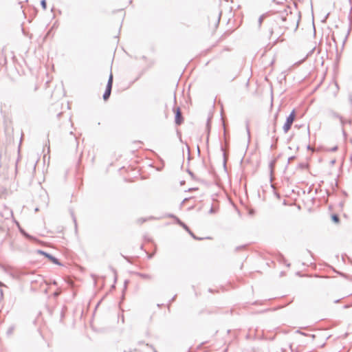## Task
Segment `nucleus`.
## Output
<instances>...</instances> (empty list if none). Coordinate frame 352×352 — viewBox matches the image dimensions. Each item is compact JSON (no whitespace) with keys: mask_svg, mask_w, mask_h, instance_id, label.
Returning a JSON list of instances; mask_svg holds the SVG:
<instances>
[{"mask_svg":"<svg viewBox=\"0 0 352 352\" xmlns=\"http://www.w3.org/2000/svg\"><path fill=\"white\" fill-rule=\"evenodd\" d=\"M296 118V111L293 109L289 115L286 118V121L283 126L285 133H287L291 129Z\"/></svg>","mask_w":352,"mask_h":352,"instance_id":"nucleus-1","label":"nucleus"},{"mask_svg":"<svg viewBox=\"0 0 352 352\" xmlns=\"http://www.w3.org/2000/svg\"><path fill=\"white\" fill-rule=\"evenodd\" d=\"M113 74L111 72L110 75L109 76V79L106 85L105 91L103 94L102 98L104 101H107L111 96V91H112V87H113Z\"/></svg>","mask_w":352,"mask_h":352,"instance_id":"nucleus-2","label":"nucleus"},{"mask_svg":"<svg viewBox=\"0 0 352 352\" xmlns=\"http://www.w3.org/2000/svg\"><path fill=\"white\" fill-rule=\"evenodd\" d=\"M37 253L38 254L43 255L50 261H51L52 263H54L55 265H60V266L63 265V264L60 262V261L56 257H55L54 256H53L52 254H51L47 252H45L42 250H38Z\"/></svg>","mask_w":352,"mask_h":352,"instance_id":"nucleus-3","label":"nucleus"},{"mask_svg":"<svg viewBox=\"0 0 352 352\" xmlns=\"http://www.w3.org/2000/svg\"><path fill=\"white\" fill-rule=\"evenodd\" d=\"M173 113L175 114V123L176 125L179 126L184 122V117L179 107L173 108Z\"/></svg>","mask_w":352,"mask_h":352,"instance_id":"nucleus-4","label":"nucleus"},{"mask_svg":"<svg viewBox=\"0 0 352 352\" xmlns=\"http://www.w3.org/2000/svg\"><path fill=\"white\" fill-rule=\"evenodd\" d=\"M58 23H54V25L50 28V29L47 32L45 36L43 37V41H45L47 38L50 36H53L54 32L57 29Z\"/></svg>","mask_w":352,"mask_h":352,"instance_id":"nucleus-5","label":"nucleus"},{"mask_svg":"<svg viewBox=\"0 0 352 352\" xmlns=\"http://www.w3.org/2000/svg\"><path fill=\"white\" fill-rule=\"evenodd\" d=\"M195 240H197V241H201V240H204L205 239V238H202V237H198L190 229V228L188 226V228L187 230H185ZM211 239L210 237H206V239Z\"/></svg>","mask_w":352,"mask_h":352,"instance_id":"nucleus-6","label":"nucleus"},{"mask_svg":"<svg viewBox=\"0 0 352 352\" xmlns=\"http://www.w3.org/2000/svg\"><path fill=\"white\" fill-rule=\"evenodd\" d=\"M211 118H208V120H207V122H206V129L208 131V135H207V139H206V142L208 143V140H209V133H210V127H211Z\"/></svg>","mask_w":352,"mask_h":352,"instance_id":"nucleus-7","label":"nucleus"},{"mask_svg":"<svg viewBox=\"0 0 352 352\" xmlns=\"http://www.w3.org/2000/svg\"><path fill=\"white\" fill-rule=\"evenodd\" d=\"M331 221L335 223H338L340 221V217L337 214H332L331 216Z\"/></svg>","mask_w":352,"mask_h":352,"instance_id":"nucleus-8","label":"nucleus"},{"mask_svg":"<svg viewBox=\"0 0 352 352\" xmlns=\"http://www.w3.org/2000/svg\"><path fill=\"white\" fill-rule=\"evenodd\" d=\"M276 162V159H274L273 160H272L270 163H269V168H270V174L272 175V173H273V170H274V166H275V164Z\"/></svg>","mask_w":352,"mask_h":352,"instance_id":"nucleus-9","label":"nucleus"},{"mask_svg":"<svg viewBox=\"0 0 352 352\" xmlns=\"http://www.w3.org/2000/svg\"><path fill=\"white\" fill-rule=\"evenodd\" d=\"M331 114H332V116H333L334 118H339V119L340 120L341 124H342V125H344V124L345 121L343 120V118H342L341 116H340L338 113L333 111V112L331 113Z\"/></svg>","mask_w":352,"mask_h":352,"instance_id":"nucleus-10","label":"nucleus"},{"mask_svg":"<svg viewBox=\"0 0 352 352\" xmlns=\"http://www.w3.org/2000/svg\"><path fill=\"white\" fill-rule=\"evenodd\" d=\"M245 129L248 136V140H250V121L247 120L245 121Z\"/></svg>","mask_w":352,"mask_h":352,"instance_id":"nucleus-11","label":"nucleus"},{"mask_svg":"<svg viewBox=\"0 0 352 352\" xmlns=\"http://www.w3.org/2000/svg\"><path fill=\"white\" fill-rule=\"evenodd\" d=\"M21 30L25 36H29L30 38H32L33 34H30L28 32L26 31L25 28L23 27V23H21Z\"/></svg>","mask_w":352,"mask_h":352,"instance_id":"nucleus-12","label":"nucleus"},{"mask_svg":"<svg viewBox=\"0 0 352 352\" xmlns=\"http://www.w3.org/2000/svg\"><path fill=\"white\" fill-rule=\"evenodd\" d=\"M20 232L21 233V234L25 236L26 239H33V236H32L30 234H28V232H26L23 229H20Z\"/></svg>","mask_w":352,"mask_h":352,"instance_id":"nucleus-13","label":"nucleus"},{"mask_svg":"<svg viewBox=\"0 0 352 352\" xmlns=\"http://www.w3.org/2000/svg\"><path fill=\"white\" fill-rule=\"evenodd\" d=\"M221 151L223 152V167L226 169V160L227 157L225 151H223V147L222 145H221Z\"/></svg>","mask_w":352,"mask_h":352,"instance_id":"nucleus-14","label":"nucleus"},{"mask_svg":"<svg viewBox=\"0 0 352 352\" xmlns=\"http://www.w3.org/2000/svg\"><path fill=\"white\" fill-rule=\"evenodd\" d=\"M138 275L144 279H151V276L148 274L138 273Z\"/></svg>","mask_w":352,"mask_h":352,"instance_id":"nucleus-15","label":"nucleus"},{"mask_svg":"<svg viewBox=\"0 0 352 352\" xmlns=\"http://www.w3.org/2000/svg\"><path fill=\"white\" fill-rule=\"evenodd\" d=\"M109 269L111 270L114 275V283H116L118 279L117 271L112 266H109Z\"/></svg>","mask_w":352,"mask_h":352,"instance_id":"nucleus-16","label":"nucleus"},{"mask_svg":"<svg viewBox=\"0 0 352 352\" xmlns=\"http://www.w3.org/2000/svg\"><path fill=\"white\" fill-rule=\"evenodd\" d=\"M351 29H352V23H349V28H348V29H347L346 34L345 38H344V41H343V45H344V43H345V41H346V39H347V38H348V36L349 35V34H350V32H351Z\"/></svg>","mask_w":352,"mask_h":352,"instance_id":"nucleus-17","label":"nucleus"},{"mask_svg":"<svg viewBox=\"0 0 352 352\" xmlns=\"http://www.w3.org/2000/svg\"><path fill=\"white\" fill-rule=\"evenodd\" d=\"M277 118H278V114L276 113L275 116H274V127H273V131L272 132L274 133H276V121H277Z\"/></svg>","mask_w":352,"mask_h":352,"instance_id":"nucleus-18","label":"nucleus"},{"mask_svg":"<svg viewBox=\"0 0 352 352\" xmlns=\"http://www.w3.org/2000/svg\"><path fill=\"white\" fill-rule=\"evenodd\" d=\"M14 329V327L13 326L10 327L8 329L7 331H6V334H7L8 336H10V335H12V333H13Z\"/></svg>","mask_w":352,"mask_h":352,"instance_id":"nucleus-19","label":"nucleus"},{"mask_svg":"<svg viewBox=\"0 0 352 352\" xmlns=\"http://www.w3.org/2000/svg\"><path fill=\"white\" fill-rule=\"evenodd\" d=\"M179 226H181L182 228H183L184 230H187V228H188V226L184 222H183L182 220L179 223Z\"/></svg>","mask_w":352,"mask_h":352,"instance_id":"nucleus-20","label":"nucleus"},{"mask_svg":"<svg viewBox=\"0 0 352 352\" xmlns=\"http://www.w3.org/2000/svg\"><path fill=\"white\" fill-rule=\"evenodd\" d=\"M307 166H307V164H305V163H302H302H300V164H298V167H299L300 168H302V169L307 168Z\"/></svg>","mask_w":352,"mask_h":352,"instance_id":"nucleus-21","label":"nucleus"},{"mask_svg":"<svg viewBox=\"0 0 352 352\" xmlns=\"http://www.w3.org/2000/svg\"><path fill=\"white\" fill-rule=\"evenodd\" d=\"M338 149V146H335L332 148H328L327 151H329V152H336L337 151Z\"/></svg>","mask_w":352,"mask_h":352,"instance_id":"nucleus-22","label":"nucleus"},{"mask_svg":"<svg viewBox=\"0 0 352 352\" xmlns=\"http://www.w3.org/2000/svg\"><path fill=\"white\" fill-rule=\"evenodd\" d=\"M176 297H177V295H175L174 296H173V298L169 300V303L168 305V311H170V304L172 303L173 302H174L176 299Z\"/></svg>","mask_w":352,"mask_h":352,"instance_id":"nucleus-23","label":"nucleus"},{"mask_svg":"<svg viewBox=\"0 0 352 352\" xmlns=\"http://www.w3.org/2000/svg\"><path fill=\"white\" fill-rule=\"evenodd\" d=\"M187 172L190 175V177H192V179H195V174L193 173V172H192L190 169H187Z\"/></svg>","mask_w":352,"mask_h":352,"instance_id":"nucleus-24","label":"nucleus"},{"mask_svg":"<svg viewBox=\"0 0 352 352\" xmlns=\"http://www.w3.org/2000/svg\"><path fill=\"white\" fill-rule=\"evenodd\" d=\"M146 221V219H145V218H140L138 219L137 222L140 224H142V223H144Z\"/></svg>","mask_w":352,"mask_h":352,"instance_id":"nucleus-25","label":"nucleus"},{"mask_svg":"<svg viewBox=\"0 0 352 352\" xmlns=\"http://www.w3.org/2000/svg\"><path fill=\"white\" fill-rule=\"evenodd\" d=\"M246 248V245H239V246H237L236 248V251H239L241 250H243Z\"/></svg>","mask_w":352,"mask_h":352,"instance_id":"nucleus-26","label":"nucleus"},{"mask_svg":"<svg viewBox=\"0 0 352 352\" xmlns=\"http://www.w3.org/2000/svg\"><path fill=\"white\" fill-rule=\"evenodd\" d=\"M217 212V209L214 208L212 206L210 208V210H209V213L210 214H214Z\"/></svg>","mask_w":352,"mask_h":352,"instance_id":"nucleus-27","label":"nucleus"},{"mask_svg":"<svg viewBox=\"0 0 352 352\" xmlns=\"http://www.w3.org/2000/svg\"><path fill=\"white\" fill-rule=\"evenodd\" d=\"M315 50H316V47H313V48H312V49H311V50L308 52V54H307V56H311V55L313 54V52L315 51Z\"/></svg>","mask_w":352,"mask_h":352,"instance_id":"nucleus-28","label":"nucleus"},{"mask_svg":"<svg viewBox=\"0 0 352 352\" xmlns=\"http://www.w3.org/2000/svg\"><path fill=\"white\" fill-rule=\"evenodd\" d=\"M41 3L42 7L44 9H45L46 8V5H47L45 0H42Z\"/></svg>","mask_w":352,"mask_h":352,"instance_id":"nucleus-29","label":"nucleus"},{"mask_svg":"<svg viewBox=\"0 0 352 352\" xmlns=\"http://www.w3.org/2000/svg\"><path fill=\"white\" fill-rule=\"evenodd\" d=\"M264 19H265V15H261V16H259L258 22L261 23V22H263V21Z\"/></svg>","mask_w":352,"mask_h":352,"instance_id":"nucleus-30","label":"nucleus"},{"mask_svg":"<svg viewBox=\"0 0 352 352\" xmlns=\"http://www.w3.org/2000/svg\"><path fill=\"white\" fill-rule=\"evenodd\" d=\"M174 221H175V223L179 225V223L181 221V219L179 217H175Z\"/></svg>","mask_w":352,"mask_h":352,"instance_id":"nucleus-31","label":"nucleus"},{"mask_svg":"<svg viewBox=\"0 0 352 352\" xmlns=\"http://www.w3.org/2000/svg\"><path fill=\"white\" fill-rule=\"evenodd\" d=\"M254 213H255V211H254L253 209H250V210H249V211H248V214H249L250 215H251V216L254 215Z\"/></svg>","mask_w":352,"mask_h":352,"instance_id":"nucleus-32","label":"nucleus"},{"mask_svg":"<svg viewBox=\"0 0 352 352\" xmlns=\"http://www.w3.org/2000/svg\"><path fill=\"white\" fill-rule=\"evenodd\" d=\"M146 346L151 347L153 350V352H157V351L153 347L152 344H146Z\"/></svg>","mask_w":352,"mask_h":352,"instance_id":"nucleus-33","label":"nucleus"},{"mask_svg":"<svg viewBox=\"0 0 352 352\" xmlns=\"http://www.w3.org/2000/svg\"><path fill=\"white\" fill-rule=\"evenodd\" d=\"M263 302H259V301H258V300H256V301H254V302L252 303V305H263Z\"/></svg>","mask_w":352,"mask_h":352,"instance_id":"nucleus-34","label":"nucleus"},{"mask_svg":"<svg viewBox=\"0 0 352 352\" xmlns=\"http://www.w3.org/2000/svg\"><path fill=\"white\" fill-rule=\"evenodd\" d=\"M3 289L0 288V300L3 299Z\"/></svg>","mask_w":352,"mask_h":352,"instance_id":"nucleus-35","label":"nucleus"},{"mask_svg":"<svg viewBox=\"0 0 352 352\" xmlns=\"http://www.w3.org/2000/svg\"><path fill=\"white\" fill-rule=\"evenodd\" d=\"M280 19H281L282 21H287V20L288 21H291V19L285 17L283 15L280 16Z\"/></svg>","mask_w":352,"mask_h":352,"instance_id":"nucleus-36","label":"nucleus"},{"mask_svg":"<svg viewBox=\"0 0 352 352\" xmlns=\"http://www.w3.org/2000/svg\"><path fill=\"white\" fill-rule=\"evenodd\" d=\"M168 217L173 219V220L175 219V217H176L177 216L175 215L174 214H168Z\"/></svg>","mask_w":352,"mask_h":352,"instance_id":"nucleus-37","label":"nucleus"},{"mask_svg":"<svg viewBox=\"0 0 352 352\" xmlns=\"http://www.w3.org/2000/svg\"><path fill=\"white\" fill-rule=\"evenodd\" d=\"M198 190V188H196V187H195V188H190L188 190V192H192V191H195V190Z\"/></svg>","mask_w":352,"mask_h":352,"instance_id":"nucleus-38","label":"nucleus"},{"mask_svg":"<svg viewBox=\"0 0 352 352\" xmlns=\"http://www.w3.org/2000/svg\"><path fill=\"white\" fill-rule=\"evenodd\" d=\"M129 283V280H124V290H125L126 289V287H127V285L128 283Z\"/></svg>","mask_w":352,"mask_h":352,"instance_id":"nucleus-39","label":"nucleus"},{"mask_svg":"<svg viewBox=\"0 0 352 352\" xmlns=\"http://www.w3.org/2000/svg\"><path fill=\"white\" fill-rule=\"evenodd\" d=\"M329 14V13H327L326 14L325 17L321 21L322 23L326 22V20H327V16H328Z\"/></svg>","mask_w":352,"mask_h":352,"instance_id":"nucleus-40","label":"nucleus"},{"mask_svg":"<svg viewBox=\"0 0 352 352\" xmlns=\"http://www.w3.org/2000/svg\"><path fill=\"white\" fill-rule=\"evenodd\" d=\"M276 147H277V146H276V144H271V146H270L271 149H276Z\"/></svg>","mask_w":352,"mask_h":352,"instance_id":"nucleus-41","label":"nucleus"},{"mask_svg":"<svg viewBox=\"0 0 352 352\" xmlns=\"http://www.w3.org/2000/svg\"><path fill=\"white\" fill-rule=\"evenodd\" d=\"M295 159V156H291L288 158V163H289L292 160Z\"/></svg>","mask_w":352,"mask_h":352,"instance_id":"nucleus-42","label":"nucleus"},{"mask_svg":"<svg viewBox=\"0 0 352 352\" xmlns=\"http://www.w3.org/2000/svg\"><path fill=\"white\" fill-rule=\"evenodd\" d=\"M315 25H316L315 23H312V28H313V30H314V34H316V26H315Z\"/></svg>","mask_w":352,"mask_h":352,"instance_id":"nucleus-43","label":"nucleus"},{"mask_svg":"<svg viewBox=\"0 0 352 352\" xmlns=\"http://www.w3.org/2000/svg\"><path fill=\"white\" fill-rule=\"evenodd\" d=\"M72 215L73 220H74V223H75V226L76 227V226H77V224H76V217H74V214H73V213L72 214Z\"/></svg>","mask_w":352,"mask_h":352,"instance_id":"nucleus-44","label":"nucleus"},{"mask_svg":"<svg viewBox=\"0 0 352 352\" xmlns=\"http://www.w3.org/2000/svg\"><path fill=\"white\" fill-rule=\"evenodd\" d=\"M340 57V54H339L338 52H337V54H336V60H337V61L339 60Z\"/></svg>","mask_w":352,"mask_h":352,"instance_id":"nucleus-45","label":"nucleus"},{"mask_svg":"<svg viewBox=\"0 0 352 352\" xmlns=\"http://www.w3.org/2000/svg\"><path fill=\"white\" fill-rule=\"evenodd\" d=\"M296 332H297V333H300V334H302V335H304V336H307V334H306V333H303V332L300 331V330H297V331H296Z\"/></svg>","mask_w":352,"mask_h":352,"instance_id":"nucleus-46","label":"nucleus"},{"mask_svg":"<svg viewBox=\"0 0 352 352\" xmlns=\"http://www.w3.org/2000/svg\"><path fill=\"white\" fill-rule=\"evenodd\" d=\"M332 40H333V41L335 43L336 46L337 47V43H336V38H335V37H334V36H333V35H332Z\"/></svg>","mask_w":352,"mask_h":352,"instance_id":"nucleus-47","label":"nucleus"},{"mask_svg":"<svg viewBox=\"0 0 352 352\" xmlns=\"http://www.w3.org/2000/svg\"><path fill=\"white\" fill-rule=\"evenodd\" d=\"M219 23H214V27L215 29H217L219 26Z\"/></svg>","mask_w":352,"mask_h":352,"instance_id":"nucleus-48","label":"nucleus"},{"mask_svg":"<svg viewBox=\"0 0 352 352\" xmlns=\"http://www.w3.org/2000/svg\"><path fill=\"white\" fill-rule=\"evenodd\" d=\"M6 287V285L0 281V287Z\"/></svg>","mask_w":352,"mask_h":352,"instance_id":"nucleus-49","label":"nucleus"},{"mask_svg":"<svg viewBox=\"0 0 352 352\" xmlns=\"http://www.w3.org/2000/svg\"><path fill=\"white\" fill-rule=\"evenodd\" d=\"M298 26H299V23H296L294 30H296L298 28Z\"/></svg>","mask_w":352,"mask_h":352,"instance_id":"nucleus-50","label":"nucleus"},{"mask_svg":"<svg viewBox=\"0 0 352 352\" xmlns=\"http://www.w3.org/2000/svg\"><path fill=\"white\" fill-rule=\"evenodd\" d=\"M63 115V112H60L57 114V117L59 118L60 116Z\"/></svg>","mask_w":352,"mask_h":352,"instance_id":"nucleus-51","label":"nucleus"},{"mask_svg":"<svg viewBox=\"0 0 352 352\" xmlns=\"http://www.w3.org/2000/svg\"><path fill=\"white\" fill-rule=\"evenodd\" d=\"M276 142L278 140V137H275V136H273L272 138Z\"/></svg>","mask_w":352,"mask_h":352,"instance_id":"nucleus-52","label":"nucleus"},{"mask_svg":"<svg viewBox=\"0 0 352 352\" xmlns=\"http://www.w3.org/2000/svg\"><path fill=\"white\" fill-rule=\"evenodd\" d=\"M307 252L311 256H313V253L310 250H307Z\"/></svg>","mask_w":352,"mask_h":352,"instance_id":"nucleus-53","label":"nucleus"},{"mask_svg":"<svg viewBox=\"0 0 352 352\" xmlns=\"http://www.w3.org/2000/svg\"><path fill=\"white\" fill-rule=\"evenodd\" d=\"M272 33H273V30H272V28H271V29L270 30V35H272Z\"/></svg>","mask_w":352,"mask_h":352,"instance_id":"nucleus-54","label":"nucleus"},{"mask_svg":"<svg viewBox=\"0 0 352 352\" xmlns=\"http://www.w3.org/2000/svg\"><path fill=\"white\" fill-rule=\"evenodd\" d=\"M349 100H350V102L352 103V96H349Z\"/></svg>","mask_w":352,"mask_h":352,"instance_id":"nucleus-55","label":"nucleus"},{"mask_svg":"<svg viewBox=\"0 0 352 352\" xmlns=\"http://www.w3.org/2000/svg\"><path fill=\"white\" fill-rule=\"evenodd\" d=\"M54 296H58L59 295V293H58V292H55V293L54 294Z\"/></svg>","mask_w":352,"mask_h":352,"instance_id":"nucleus-56","label":"nucleus"},{"mask_svg":"<svg viewBox=\"0 0 352 352\" xmlns=\"http://www.w3.org/2000/svg\"><path fill=\"white\" fill-rule=\"evenodd\" d=\"M340 299L336 300L334 301V302H335V303H338V302H340Z\"/></svg>","mask_w":352,"mask_h":352,"instance_id":"nucleus-57","label":"nucleus"},{"mask_svg":"<svg viewBox=\"0 0 352 352\" xmlns=\"http://www.w3.org/2000/svg\"><path fill=\"white\" fill-rule=\"evenodd\" d=\"M300 15L298 14V19H297V22H299V21H300Z\"/></svg>","mask_w":352,"mask_h":352,"instance_id":"nucleus-58","label":"nucleus"},{"mask_svg":"<svg viewBox=\"0 0 352 352\" xmlns=\"http://www.w3.org/2000/svg\"><path fill=\"white\" fill-rule=\"evenodd\" d=\"M197 151H198V153H200V149H199V145H197Z\"/></svg>","mask_w":352,"mask_h":352,"instance_id":"nucleus-59","label":"nucleus"},{"mask_svg":"<svg viewBox=\"0 0 352 352\" xmlns=\"http://www.w3.org/2000/svg\"><path fill=\"white\" fill-rule=\"evenodd\" d=\"M281 258H283V261H284V262H285V261H285V258H284V256H283V255H281Z\"/></svg>","mask_w":352,"mask_h":352,"instance_id":"nucleus-60","label":"nucleus"},{"mask_svg":"<svg viewBox=\"0 0 352 352\" xmlns=\"http://www.w3.org/2000/svg\"><path fill=\"white\" fill-rule=\"evenodd\" d=\"M335 162H336V160H332V161L331 162V163L332 164H333Z\"/></svg>","mask_w":352,"mask_h":352,"instance_id":"nucleus-61","label":"nucleus"},{"mask_svg":"<svg viewBox=\"0 0 352 352\" xmlns=\"http://www.w3.org/2000/svg\"><path fill=\"white\" fill-rule=\"evenodd\" d=\"M115 287H115V285H114V284L111 285V289H115Z\"/></svg>","mask_w":352,"mask_h":352,"instance_id":"nucleus-62","label":"nucleus"},{"mask_svg":"<svg viewBox=\"0 0 352 352\" xmlns=\"http://www.w3.org/2000/svg\"><path fill=\"white\" fill-rule=\"evenodd\" d=\"M343 135H344V136L346 135V133L344 130H343Z\"/></svg>","mask_w":352,"mask_h":352,"instance_id":"nucleus-63","label":"nucleus"},{"mask_svg":"<svg viewBox=\"0 0 352 352\" xmlns=\"http://www.w3.org/2000/svg\"><path fill=\"white\" fill-rule=\"evenodd\" d=\"M350 161H351V163H352V155H351V157H350Z\"/></svg>","mask_w":352,"mask_h":352,"instance_id":"nucleus-64","label":"nucleus"}]
</instances>
